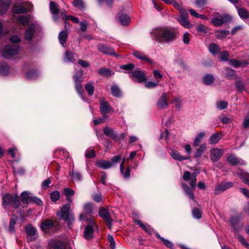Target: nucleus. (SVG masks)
Returning <instances> with one entry per match:
<instances>
[{
    "label": "nucleus",
    "instance_id": "f257e3e1",
    "mask_svg": "<svg viewBox=\"0 0 249 249\" xmlns=\"http://www.w3.org/2000/svg\"><path fill=\"white\" fill-rule=\"evenodd\" d=\"M152 35L154 39L158 42H168L176 38L177 32L168 27H159L153 31Z\"/></svg>",
    "mask_w": 249,
    "mask_h": 249
},
{
    "label": "nucleus",
    "instance_id": "f03ea898",
    "mask_svg": "<svg viewBox=\"0 0 249 249\" xmlns=\"http://www.w3.org/2000/svg\"><path fill=\"white\" fill-rule=\"evenodd\" d=\"M70 204L67 203L63 206L60 212L57 213V215L60 219L64 220L68 222L69 228H71V223L75 219L73 213L70 211Z\"/></svg>",
    "mask_w": 249,
    "mask_h": 249
},
{
    "label": "nucleus",
    "instance_id": "7ed1b4c3",
    "mask_svg": "<svg viewBox=\"0 0 249 249\" xmlns=\"http://www.w3.org/2000/svg\"><path fill=\"white\" fill-rule=\"evenodd\" d=\"M79 219L80 220H84L87 221L88 225L86 226L84 232V237L86 239L89 240L92 237L93 233V228L96 227L97 225L92 218H88L86 215L84 213H81L79 215Z\"/></svg>",
    "mask_w": 249,
    "mask_h": 249
},
{
    "label": "nucleus",
    "instance_id": "20e7f679",
    "mask_svg": "<svg viewBox=\"0 0 249 249\" xmlns=\"http://www.w3.org/2000/svg\"><path fill=\"white\" fill-rule=\"evenodd\" d=\"M215 16L211 19V23L214 26L219 27L222 26L224 23L229 22L231 20V17L227 15H220L216 13Z\"/></svg>",
    "mask_w": 249,
    "mask_h": 249
},
{
    "label": "nucleus",
    "instance_id": "39448f33",
    "mask_svg": "<svg viewBox=\"0 0 249 249\" xmlns=\"http://www.w3.org/2000/svg\"><path fill=\"white\" fill-rule=\"evenodd\" d=\"M19 51V48L18 44L7 45L4 48L2 55L5 58H10L17 54Z\"/></svg>",
    "mask_w": 249,
    "mask_h": 249
},
{
    "label": "nucleus",
    "instance_id": "423d86ee",
    "mask_svg": "<svg viewBox=\"0 0 249 249\" xmlns=\"http://www.w3.org/2000/svg\"><path fill=\"white\" fill-rule=\"evenodd\" d=\"M25 232L27 235L26 240L30 242L36 240L37 237V230L31 224H28L25 226Z\"/></svg>",
    "mask_w": 249,
    "mask_h": 249
},
{
    "label": "nucleus",
    "instance_id": "0eeeda50",
    "mask_svg": "<svg viewBox=\"0 0 249 249\" xmlns=\"http://www.w3.org/2000/svg\"><path fill=\"white\" fill-rule=\"evenodd\" d=\"M32 7V5L30 3L24 2L20 5H15L12 10L15 14H24L29 12Z\"/></svg>",
    "mask_w": 249,
    "mask_h": 249
},
{
    "label": "nucleus",
    "instance_id": "6e6552de",
    "mask_svg": "<svg viewBox=\"0 0 249 249\" xmlns=\"http://www.w3.org/2000/svg\"><path fill=\"white\" fill-rule=\"evenodd\" d=\"M99 215L106 222L109 229H111L113 219L111 217L108 210L103 207L100 208L99 210Z\"/></svg>",
    "mask_w": 249,
    "mask_h": 249
},
{
    "label": "nucleus",
    "instance_id": "1a4fd4ad",
    "mask_svg": "<svg viewBox=\"0 0 249 249\" xmlns=\"http://www.w3.org/2000/svg\"><path fill=\"white\" fill-rule=\"evenodd\" d=\"M59 226L56 224L55 222H53L52 220L47 219L44 220L41 222L40 228L43 231L47 232L49 230L54 228L57 230Z\"/></svg>",
    "mask_w": 249,
    "mask_h": 249
},
{
    "label": "nucleus",
    "instance_id": "9d476101",
    "mask_svg": "<svg viewBox=\"0 0 249 249\" xmlns=\"http://www.w3.org/2000/svg\"><path fill=\"white\" fill-rule=\"evenodd\" d=\"M97 47L98 50L103 53L116 57L119 56L112 48L108 47L106 44L100 43L97 45Z\"/></svg>",
    "mask_w": 249,
    "mask_h": 249
},
{
    "label": "nucleus",
    "instance_id": "9b49d317",
    "mask_svg": "<svg viewBox=\"0 0 249 249\" xmlns=\"http://www.w3.org/2000/svg\"><path fill=\"white\" fill-rule=\"evenodd\" d=\"M130 77L139 83H142L146 80V78L143 71H134L131 72Z\"/></svg>",
    "mask_w": 249,
    "mask_h": 249
},
{
    "label": "nucleus",
    "instance_id": "f8f14e48",
    "mask_svg": "<svg viewBox=\"0 0 249 249\" xmlns=\"http://www.w3.org/2000/svg\"><path fill=\"white\" fill-rule=\"evenodd\" d=\"M183 178L185 181H189L191 180L190 182V185L192 189H195L196 186V176H194V174L191 175V173L189 171H185L183 176Z\"/></svg>",
    "mask_w": 249,
    "mask_h": 249
},
{
    "label": "nucleus",
    "instance_id": "ddd939ff",
    "mask_svg": "<svg viewBox=\"0 0 249 249\" xmlns=\"http://www.w3.org/2000/svg\"><path fill=\"white\" fill-rule=\"evenodd\" d=\"M233 186V183L231 182H222L218 184L215 188L214 194L218 195L224 191L229 189Z\"/></svg>",
    "mask_w": 249,
    "mask_h": 249
},
{
    "label": "nucleus",
    "instance_id": "4468645a",
    "mask_svg": "<svg viewBox=\"0 0 249 249\" xmlns=\"http://www.w3.org/2000/svg\"><path fill=\"white\" fill-rule=\"evenodd\" d=\"M99 109L101 113L103 115L104 117H107L105 115L112 109L108 102L104 101V100H100Z\"/></svg>",
    "mask_w": 249,
    "mask_h": 249
},
{
    "label": "nucleus",
    "instance_id": "2eb2a0df",
    "mask_svg": "<svg viewBox=\"0 0 249 249\" xmlns=\"http://www.w3.org/2000/svg\"><path fill=\"white\" fill-rule=\"evenodd\" d=\"M223 154L222 150L218 148H214L210 151V158L213 161H218Z\"/></svg>",
    "mask_w": 249,
    "mask_h": 249
},
{
    "label": "nucleus",
    "instance_id": "dca6fc26",
    "mask_svg": "<svg viewBox=\"0 0 249 249\" xmlns=\"http://www.w3.org/2000/svg\"><path fill=\"white\" fill-rule=\"evenodd\" d=\"M104 134L108 137L111 138L116 141H119L120 140V137L117 135V133L114 132L113 129L110 128L107 126H106L104 128Z\"/></svg>",
    "mask_w": 249,
    "mask_h": 249
},
{
    "label": "nucleus",
    "instance_id": "f3484780",
    "mask_svg": "<svg viewBox=\"0 0 249 249\" xmlns=\"http://www.w3.org/2000/svg\"><path fill=\"white\" fill-rule=\"evenodd\" d=\"M49 244L50 249H66L65 244L59 240H52Z\"/></svg>",
    "mask_w": 249,
    "mask_h": 249
},
{
    "label": "nucleus",
    "instance_id": "a211bd4d",
    "mask_svg": "<svg viewBox=\"0 0 249 249\" xmlns=\"http://www.w3.org/2000/svg\"><path fill=\"white\" fill-rule=\"evenodd\" d=\"M134 222L138 225L142 230H143L147 233L151 235L153 233V230L150 226L145 224L141 221L137 219L133 220Z\"/></svg>",
    "mask_w": 249,
    "mask_h": 249
},
{
    "label": "nucleus",
    "instance_id": "6ab92c4d",
    "mask_svg": "<svg viewBox=\"0 0 249 249\" xmlns=\"http://www.w3.org/2000/svg\"><path fill=\"white\" fill-rule=\"evenodd\" d=\"M228 161L233 166H236L239 164L244 165L245 164V161L243 160L237 158L233 155L230 156L228 158Z\"/></svg>",
    "mask_w": 249,
    "mask_h": 249
},
{
    "label": "nucleus",
    "instance_id": "aec40b11",
    "mask_svg": "<svg viewBox=\"0 0 249 249\" xmlns=\"http://www.w3.org/2000/svg\"><path fill=\"white\" fill-rule=\"evenodd\" d=\"M14 195L7 194L3 196L2 199V205L4 209H6V206L9 204H11Z\"/></svg>",
    "mask_w": 249,
    "mask_h": 249
},
{
    "label": "nucleus",
    "instance_id": "412c9836",
    "mask_svg": "<svg viewBox=\"0 0 249 249\" xmlns=\"http://www.w3.org/2000/svg\"><path fill=\"white\" fill-rule=\"evenodd\" d=\"M36 29V26L34 24H31L28 28L27 29L25 35V38L27 40H30L32 39L35 30Z\"/></svg>",
    "mask_w": 249,
    "mask_h": 249
},
{
    "label": "nucleus",
    "instance_id": "4be33fe9",
    "mask_svg": "<svg viewBox=\"0 0 249 249\" xmlns=\"http://www.w3.org/2000/svg\"><path fill=\"white\" fill-rule=\"evenodd\" d=\"M10 3L11 0H0V15H3L6 12Z\"/></svg>",
    "mask_w": 249,
    "mask_h": 249
},
{
    "label": "nucleus",
    "instance_id": "5701e85b",
    "mask_svg": "<svg viewBox=\"0 0 249 249\" xmlns=\"http://www.w3.org/2000/svg\"><path fill=\"white\" fill-rule=\"evenodd\" d=\"M133 55L138 59L145 60L151 64L153 63V60L146 56L143 53L139 51H135L133 53Z\"/></svg>",
    "mask_w": 249,
    "mask_h": 249
},
{
    "label": "nucleus",
    "instance_id": "b1692460",
    "mask_svg": "<svg viewBox=\"0 0 249 249\" xmlns=\"http://www.w3.org/2000/svg\"><path fill=\"white\" fill-rule=\"evenodd\" d=\"M157 105L159 107L161 108H165L167 107V99L166 97V94L165 93H164L161 95L160 99L157 103Z\"/></svg>",
    "mask_w": 249,
    "mask_h": 249
},
{
    "label": "nucleus",
    "instance_id": "393cba45",
    "mask_svg": "<svg viewBox=\"0 0 249 249\" xmlns=\"http://www.w3.org/2000/svg\"><path fill=\"white\" fill-rule=\"evenodd\" d=\"M224 74L225 77L229 80H232L236 77L235 71L231 69L226 68L224 71Z\"/></svg>",
    "mask_w": 249,
    "mask_h": 249
},
{
    "label": "nucleus",
    "instance_id": "a878e982",
    "mask_svg": "<svg viewBox=\"0 0 249 249\" xmlns=\"http://www.w3.org/2000/svg\"><path fill=\"white\" fill-rule=\"evenodd\" d=\"M118 17L119 22L124 26L128 25L130 22V18L126 14H119Z\"/></svg>",
    "mask_w": 249,
    "mask_h": 249
},
{
    "label": "nucleus",
    "instance_id": "bb28decb",
    "mask_svg": "<svg viewBox=\"0 0 249 249\" xmlns=\"http://www.w3.org/2000/svg\"><path fill=\"white\" fill-rule=\"evenodd\" d=\"M222 135L220 133H216L213 134L209 138V142L211 144L217 143L221 139Z\"/></svg>",
    "mask_w": 249,
    "mask_h": 249
},
{
    "label": "nucleus",
    "instance_id": "cd10ccee",
    "mask_svg": "<svg viewBox=\"0 0 249 249\" xmlns=\"http://www.w3.org/2000/svg\"><path fill=\"white\" fill-rule=\"evenodd\" d=\"M111 92L112 95L117 98L121 97L122 92L119 87L116 85H112L111 87Z\"/></svg>",
    "mask_w": 249,
    "mask_h": 249
},
{
    "label": "nucleus",
    "instance_id": "c85d7f7f",
    "mask_svg": "<svg viewBox=\"0 0 249 249\" xmlns=\"http://www.w3.org/2000/svg\"><path fill=\"white\" fill-rule=\"evenodd\" d=\"M31 196L32 195H30V194L29 192L27 191L23 192L20 194L22 202L24 204L30 203Z\"/></svg>",
    "mask_w": 249,
    "mask_h": 249
},
{
    "label": "nucleus",
    "instance_id": "c756f323",
    "mask_svg": "<svg viewBox=\"0 0 249 249\" xmlns=\"http://www.w3.org/2000/svg\"><path fill=\"white\" fill-rule=\"evenodd\" d=\"M10 71L9 67L6 63L3 62H0V73L3 75H7Z\"/></svg>",
    "mask_w": 249,
    "mask_h": 249
},
{
    "label": "nucleus",
    "instance_id": "7c9ffc66",
    "mask_svg": "<svg viewBox=\"0 0 249 249\" xmlns=\"http://www.w3.org/2000/svg\"><path fill=\"white\" fill-rule=\"evenodd\" d=\"M98 73L101 76H105L107 77L110 76L114 74V72H112L110 69L105 67L101 68L99 69Z\"/></svg>",
    "mask_w": 249,
    "mask_h": 249
},
{
    "label": "nucleus",
    "instance_id": "2f4dec72",
    "mask_svg": "<svg viewBox=\"0 0 249 249\" xmlns=\"http://www.w3.org/2000/svg\"><path fill=\"white\" fill-rule=\"evenodd\" d=\"M50 9L51 13L56 16L59 13V9L58 5L54 1H51L50 3Z\"/></svg>",
    "mask_w": 249,
    "mask_h": 249
},
{
    "label": "nucleus",
    "instance_id": "473e14b6",
    "mask_svg": "<svg viewBox=\"0 0 249 249\" xmlns=\"http://www.w3.org/2000/svg\"><path fill=\"white\" fill-rule=\"evenodd\" d=\"M239 17L243 19L249 18V12L247 10L242 8H239L237 10Z\"/></svg>",
    "mask_w": 249,
    "mask_h": 249
},
{
    "label": "nucleus",
    "instance_id": "72a5a7b5",
    "mask_svg": "<svg viewBox=\"0 0 249 249\" xmlns=\"http://www.w3.org/2000/svg\"><path fill=\"white\" fill-rule=\"evenodd\" d=\"M207 146L206 144H201L200 147L196 149V151L194 154V157L196 158H200L203 153L206 150Z\"/></svg>",
    "mask_w": 249,
    "mask_h": 249
},
{
    "label": "nucleus",
    "instance_id": "f704fd0d",
    "mask_svg": "<svg viewBox=\"0 0 249 249\" xmlns=\"http://www.w3.org/2000/svg\"><path fill=\"white\" fill-rule=\"evenodd\" d=\"M181 187L183 189L186 194L192 199H195V196L191 188H190L186 183H182Z\"/></svg>",
    "mask_w": 249,
    "mask_h": 249
},
{
    "label": "nucleus",
    "instance_id": "c9c22d12",
    "mask_svg": "<svg viewBox=\"0 0 249 249\" xmlns=\"http://www.w3.org/2000/svg\"><path fill=\"white\" fill-rule=\"evenodd\" d=\"M94 204L92 203H86L84 205V210L86 213L91 214L94 213Z\"/></svg>",
    "mask_w": 249,
    "mask_h": 249
},
{
    "label": "nucleus",
    "instance_id": "e433bc0d",
    "mask_svg": "<svg viewBox=\"0 0 249 249\" xmlns=\"http://www.w3.org/2000/svg\"><path fill=\"white\" fill-rule=\"evenodd\" d=\"M230 34V32L228 30H218L215 31V34L216 38H223L226 37Z\"/></svg>",
    "mask_w": 249,
    "mask_h": 249
},
{
    "label": "nucleus",
    "instance_id": "4c0bfd02",
    "mask_svg": "<svg viewBox=\"0 0 249 249\" xmlns=\"http://www.w3.org/2000/svg\"><path fill=\"white\" fill-rule=\"evenodd\" d=\"M97 166L101 168L107 169L112 166V164L109 161L101 160L97 163Z\"/></svg>",
    "mask_w": 249,
    "mask_h": 249
},
{
    "label": "nucleus",
    "instance_id": "58836bf2",
    "mask_svg": "<svg viewBox=\"0 0 249 249\" xmlns=\"http://www.w3.org/2000/svg\"><path fill=\"white\" fill-rule=\"evenodd\" d=\"M156 236L167 247L172 249L174 247V244L169 240L165 239L161 237L158 233L156 234Z\"/></svg>",
    "mask_w": 249,
    "mask_h": 249
},
{
    "label": "nucleus",
    "instance_id": "ea45409f",
    "mask_svg": "<svg viewBox=\"0 0 249 249\" xmlns=\"http://www.w3.org/2000/svg\"><path fill=\"white\" fill-rule=\"evenodd\" d=\"M209 51L213 55L217 54L220 51L219 47L215 43H211L209 47Z\"/></svg>",
    "mask_w": 249,
    "mask_h": 249
},
{
    "label": "nucleus",
    "instance_id": "a19ab883",
    "mask_svg": "<svg viewBox=\"0 0 249 249\" xmlns=\"http://www.w3.org/2000/svg\"><path fill=\"white\" fill-rule=\"evenodd\" d=\"M205 135V134L204 132H200V133H198L196 135V136L194 140V142L193 143V145L195 147L198 146V145L199 144V143L202 141V140Z\"/></svg>",
    "mask_w": 249,
    "mask_h": 249
},
{
    "label": "nucleus",
    "instance_id": "79ce46f5",
    "mask_svg": "<svg viewBox=\"0 0 249 249\" xmlns=\"http://www.w3.org/2000/svg\"><path fill=\"white\" fill-rule=\"evenodd\" d=\"M67 33L65 31H61L58 36L59 40L61 45H64L67 38Z\"/></svg>",
    "mask_w": 249,
    "mask_h": 249
},
{
    "label": "nucleus",
    "instance_id": "37998d69",
    "mask_svg": "<svg viewBox=\"0 0 249 249\" xmlns=\"http://www.w3.org/2000/svg\"><path fill=\"white\" fill-rule=\"evenodd\" d=\"M235 87L238 91H243L245 90L244 84L239 78H237L235 80Z\"/></svg>",
    "mask_w": 249,
    "mask_h": 249
},
{
    "label": "nucleus",
    "instance_id": "c03bdc74",
    "mask_svg": "<svg viewBox=\"0 0 249 249\" xmlns=\"http://www.w3.org/2000/svg\"><path fill=\"white\" fill-rule=\"evenodd\" d=\"M214 77L211 74H208L205 76L203 78V82L205 85H211L214 81Z\"/></svg>",
    "mask_w": 249,
    "mask_h": 249
},
{
    "label": "nucleus",
    "instance_id": "a18cd8bd",
    "mask_svg": "<svg viewBox=\"0 0 249 249\" xmlns=\"http://www.w3.org/2000/svg\"><path fill=\"white\" fill-rule=\"evenodd\" d=\"M178 20L185 28H191L193 27V25L189 21L188 19H178Z\"/></svg>",
    "mask_w": 249,
    "mask_h": 249
},
{
    "label": "nucleus",
    "instance_id": "49530a36",
    "mask_svg": "<svg viewBox=\"0 0 249 249\" xmlns=\"http://www.w3.org/2000/svg\"><path fill=\"white\" fill-rule=\"evenodd\" d=\"M171 156L173 159L179 161H182L187 159V158H186L184 157L181 156L178 152L176 151H172Z\"/></svg>",
    "mask_w": 249,
    "mask_h": 249
},
{
    "label": "nucleus",
    "instance_id": "de8ad7c7",
    "mask_svg": "<svg viewBox=\"0 0 249 249\" xmlns=\"http://www.w3.org/2000/svg\"><path fill=\"white\" fill-rule=\"evenodd\" d=\"M17 218L12 217L10 219L9 222V225L8 227V231L10 232H13L15 231V225L16 224Z\"/></svg>",
    "mask_w": 249,
    "mask_h": 249
},
{
    "label": "nucleus",
    "instance_id": "09e8293b",
    "mask_svg": "<svg viewBox=\"0 0 249 249\" xmlns=\"http://www.w3.org/2000/svg\"><path fill=\"white\" fill-rule=\"evenodd\" d=\"M50 198L52 201L56 202L60 198V193L58 191H54L50 193Z\"/></svg>",
    "mask_w": 249,
    "mask_h": 249
},
{
    "label": "nucleus",
    "instance_id": "8fccbe9b",
    "mask_svg": "<svg viewBox=\"0 0 249 249\" xmlns=\"http://www.w3.org/2000/svg\"><path fill=\"white\" fill-rule=\"evenodd\" d=\"M196 31L201 34H205L207 33V27L203 24H199L196 26Z\"/></svg>",
    "mask_w": 249,
    "mask_h": 249
},
{
    "label": "nucleus",
    "instance_id": "3c124183",
    "mask_svg": "<svg viewBox=\"0 0 249 249\" xmlns=\"http://www.w3.org/2000/svg\"><path fill=\"white\" fill-rule=\"evenodd\" d=\"M91 198L93 201L97 203H99L102 201V196L100 192L94 193L91 195Z\"/></svg>",
    "mask_w": 249,
    "mask_h": 249
},
{
    "label": "nucleus",
    "instance_id": "603ef678",
    "mask_svg": "<svg viewBox=\"0 0 249 249\" xmlns=\"http://www.w3.org/2000/svg\"><path fill=\"white\" fill-rule=\"evenodd\" d=\"M20 202L18 196L17 195H14L11 204L15 208H18L20 205Z\"/></svg>",
    "mask_w": 249,
    "mask_h": 249
},
{
    "label": "nucleus",
    "instance_id": "864d4df0",
    "mask_svg": "<svg viewBox=\"0 0 249 249\" xmlns=\"http://www.w3.org/2000/svg\"><path fill=\"white\" fill-rule=\"evenodd\" d=\"M18 21L21 24L24 25L29 22V18L25 16H20L18 17Z\"/></svg>",
    "mask_w": 249,
    "mask_h": 249
},
{
    "label": "nucleus",
    "instance_id": "5fc2aeb1",
    "mask_svg": "<svg viewBox=\"0 0 249 249\" xmlns=\"http://www.w3.org/2000/svg\"><path fill=\"white\" fill-rule=\"evenodd\" d=\"M192 213L193 216L196 219H200L201 217V211L198 208H193L192 210Z\"/></svg>",
    "mask_w": 249,
    "mask_h": 249
},
{
    "label": "nucleus",
    "instance_id": "6e6d98bb",
    "mask_svg": "<svg viewBox=\"0 0 249 249\" xmlns=\"http://www.w3.org/2000/svg\"><path fill=\"white\" fill-rule=\"evenodd\" d=\"M228 105V102L226 101H219L216 103V107L220 110H223L227 108Z\"/></svg>",
    "mask_w": 249,
    "mask_h": 249
},
{
    "label": "nucleus",
    "instance_id": "4d7b16f0",
    "mask_svg": "<svg viewBox=\"0 0 249 249\" xmlns=\"http://www.w3.org/2000/svg\"><path fill=\"white\" fill-rule=\"evenodd\" d=\"M207 0H196L195 4L197 8H202L207 4Z\"/></svg>",
    "mask_w": 249,
    "mask_h": 249
},
{
    "label": "nucleus",
    "instance_id": "13d9d810",
    "mask_svg": "<svg viewBox=\"0 0 249 249\" xmlns=\"http://www.w3.org/2000/svg\"><path fill=\"white\" fill-rule=\"evenodd\" d=\"M85 89L88 92L89 95L91 96L93 94L94 91V86L90 83H88L85 86Z\"/></svg>",
    "mask_w": 249,
    "mask_h": 249
},
{
    "label": "nucleus",
    "instance_id": "bf43d9fd",
    "mask_svg": "<svg viewBox=\"0 0 249 249\" xmlns=\"http://www.w3.org/2000/svg\"><path fill=\"white\" fill-rule=\"evenodd\" d=\"M30 203L36 204L38 206L42 205V201L39 198L34 196H31Z\"/></svg>",
    "mask_w": 249,
    "mask_h": 249
},
{
    "label": "nucleus",
    "instance_id": "052dcab7",
    "mask_svg": "<svg viewBox=\"0 0 249 249\" xmlns=\"http://www.w3.org/2000/svg\"><path fill=\"white\" fill-rule=\"evenodd\" d=\"M240 178L244 183L249 185V174L242 173L240 175Z\"/></svg>",
    "mask_w": 249,
    "mask_h": 249
},
{
    "label": "nucleus",
    "instance_id": "680f3d73",
    "mask_svg": "<svg viewBox=\"0 0 249 249\" xmlns=\"http://www.w3.org/2000/svg\"><path fill=\"white\" fill-rule=\"evenodd\" d=\"M71 176L75 181H80L82 178L81 175L77 172L72 171L71 174Z\"/></svg>",
    "mask_w": 249,
    "mask_h": 249
},
{
    "label": "nucleus",
    "instance_id": "e2e57ef3",
    "mask_svg": "<svg viewBox=\"0 0 249 249\" xmlns=\"http://www.w3.org/2000/svg\"><path fill=\"white\" fill-rule=\"evenodd\" d=\"M63 193L66 196H73L75 194L74 190L69 188H65L63 190Z\"/></svg>",
    "mask_w": 249,
    "mask_h": 249
},
{
    "label": "nucleus",
    "instance_id": "0e129e2a",
    "mask_svg": "<svg viewBox=\"0 0 249 249\" xmlns=\"http://www.w3.org/2000/svg\"><path fill=\"white\" fill-rule=\"evenodd\" d=\"M65 58L67 61H72L73 58V53L70 51H66Z\"/></svg>",
    "mask_w": 249,
    "mask_h": 249
},
{
    "label": "nucleus",
    "instance_id": "69168bd1",
    "mask_svg": "<svg viewBox=\"0 0 249 249\" xmlns=\"http://www.w3.org/2000/svg\"><path fill=\"white\" fill-rule=\"evenodd\" d=\"M229 62L234 67H238L242 65L241 61L235 59H231Z\"/></svg>",
    "mask_w": 249,
    "mask_h": 249
},
{
    "label": "nucleus",
    "instance_id": "338daca9",
    "mask_svg": "<svg viewBox=\"0 0 249 249\" xmlns=\"http://www.w3.org/2000/svg\"><path fill=\"white\" fill-rule=\"evenodd\" d=\"M86 157L87 158H94L95 156V153L94 150L93 149H88L86 151Z\"/></svg>",
    "mask_w": 249,
    "mask_h": 249
},
{
    "label": "nucleus",
    "instance_id": "774afa93",
    "mask_svg": "<svg viewBox=\"0 0 249 249\" xmlns=\"http://www.w3.org/2000/svg\"><path fill=\"white\" fill-rule=\"evenodd\" d=\"M220 57L222 60L226 61L228 60L229 54L228 52L223 51L220 53Z\"/></svg>",
    "mask_w": 249,
    "mask_h": 249
}]
</instances>
